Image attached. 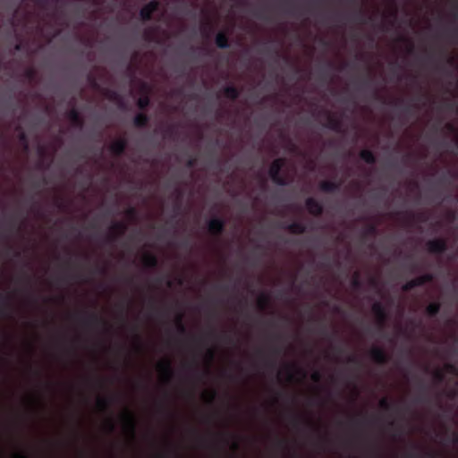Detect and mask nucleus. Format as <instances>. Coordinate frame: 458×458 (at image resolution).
Masks as SVG:
<instances>
[{"label": "nucleus", "mask_w": 458, "mask_h": 458, "mask_svg": "<svg viewBox=\"0 0 458 458\" xmlns=\"http://www.w3.org/2000/svg\"><path fill=\"white\" fill-rule=\"evenodd\" d=\"M325 127L328 128L331 131H334L335 132H342L343 131V123L342 120L335 117V115L328 114L327 115V122L325 124Z\"/></svg>", "instance_id": "obj_16"}, {"label": "nucleus", "mask_w": 458, "mask_h": 458, "mask_svg": "<svg viewBox=\"0 0 458 458\" xmlns=\"http://www.w3.org/2000/svg\"><path fill=\"white\" fill-rule=\"evenodd\" d=\"M347 363L354 364V365H360V360L357 357L353 355H350L347 357Z\"/></svg>", "instance_id": "obj_49"}, {"label": "nucleus", "mask_w": 458, "mask_h": 458, "mask_svg": "<svg viewBox=\"0 0 458 458\" xmlns=\"http://www.w3.org/2000/svg\"><path fill=\"white\" fill-rule=\"evenodd\" d=\"M430 99V97L428 93H421L420 97L418 98L419 102L421 104V106H426Z\"/></svg>", "instance_id": "obj_39"}, {"label": "nucleus", "mask_w": 458, "mask_h": 458, "mask_svg": "<svg viewBox=\"0 0 458 458\" xmlns=\"http://www.w3.org/2000/svg\"><path fill=\"white\" fill-rule=\"evenodd\" d=\"M284 228L293 234H302L306 232V225L301 222H293L284 225Z\"/></svg>", "instance_id": "obj_20"}, {"label": "nucleus", "mask_w": 458, "mask_h": 458, "mask_svg": "<svg viewBox=\"0 0 458 458\" xmlns=\"http://www.w3.org/2000/svg\"><path fill=\"white\" fill-rule=\"evenodd\" d=\"M372 312L375 315L377 323L383 326L386 320V312L384 305L380 301H375L371 307Z\"/></svg>", "instance_id": "obj_12"}, {"label": "nucleus", "mask_w": 458, "mask_h": 458, "mask_svg": "<svg viewBox=\"0 0 458 458\" xmlns=\"http://www.w3.org/2000/svg\"><path fill=\"white\" fill-rule=\"evenodd\" d=\"M354 19L360 23L364 24L366 22L365 13L360 8H359L354 14Z\"/></svg>", "instance_id": "obj_38"}, {"label": "nucleus", "mask_w": 458, "mask_h": 458, "mask_svg": "<svg viewBox=\"0 0 458 458\" xmlns=\"http://www.w3.org/2000/svg\"><path fill=\"white\" fill-rule=\"evenodd\" d=\"M434 280V275L431 273H426L420 276H418L411 279L410 282L403 284V294L413 287L423 286L428 283H431Z\"/></svg>", "instance_id": "obj_2"}, {"label": "nucleus", "mask_w": 458, "mask_h": 458, "mask_svg": "<svg viewBox=\"0 0 458 458\" xmlns=\"http://www.w3.org/2000/svg\"><path fill=\"white\" fill-rule=\"evenodd\" d=\"M127 145V140L120 138L110 145L109 149L114 156L120 157L125 152Z\"/></svg>", "instance_id": "obj_13"}, {"label": "nucleus", "mask_w": 458, "mask_h": 458, "mask_svg": "<svg viewBox=\"0 0 458 458\" xmlns=\"http://www.w3.org/2000/svg\"><path fill=\"white\" fill-rule=\"evenodd\" d=\"M123 421L125 430L135 438L136 420L134 415L128 410L123 415Z\"/></svg>", "instance_id": "obj_10"}, {"label": "nucleus", "mask_w": 458, "mask_h": 458, "mask_svg": "<svg viewBox=\"0 0 458 458\" xmlns=\"http://www.w3.org/2000/svg\"><path fill=\"white\" fill-rule=\"evenodd\" d=\"M216 46L220 49L230 47L229 36L225 31H219L215 38Z\"/></svg>", "instance_id": "obj_18"}, {"label": "nucleus", "mask_w": 458, "mask_h": 458, "mask_svg": "<svg viewBox=\"0 0 458 458\" xmlns=\"http://www.w3.org/2000/svg\"><path fill=\"white\" fill-rule=\"evenodd\" d=\"M14 458H28V456L23 453H16L13 455Z\"/></svg>", "instance_id": "obj_62"}, {"label": "nucleus", "mask_w": 458, "mask_h": 458, "mask_svg": "<svg viewBox=\"0 0 458 458\" xmlns=\"http://www.w3.org/2000/svg\"><path fill=\"white\" fill-rule=\"evenodd\" d=\"M351 285L353 289L355 290H359L361 288L362 286V283H361V280L360 278V273L359 272H355L352 278V281H351Z\"/></svg>", "instance_id": "obj_33"}, {"label": "nucleus", "mask_w": 458, "mask_h": 458, "mask_svg": "<svg viewBox=\"0 0 458 458\" xmlns=\"http://www.w3.org/2000/svg\"><path fill=\"white\" fill-rule=\"evenodd\" d=\"M379 405L380 407L384 408V409H386L388 407V401L386 398H382L380 401H379Z\"/></svg>", "instance_id": "obj_57"}, {"label": "nucleus", "mask_w": 458, "mask_h": 458, "mask_svg": "<svg viewBox=\"0 0 458 458\" xmlns=\"http://www.w3.org/2000/svg\"><path fill=\"white\" fill-rule=\"evenodd\" d=\"M149 105H150V98L148 95H144L137 100V106L141 111L146 110L149 106Z\"/></svg>", "instance_id": "obj_29"}, {"label": "nucleus", "mask_w": 458, "mask_h": 458, "mask_svg": "<svg viewBox=\"0 0 458 458\" xmlns=\"http://www.w3.org/2000/svg\"><path fill=\"white\" fill-rule=\"evenodd\" d=\"M216 392L215 390L211 391L210 394H208V403H212L214 402V400L216 399Z\"/></svg>", "instance_id": "obj_56"}, {"label": "nucleus", "mask_w": 458, "mask_h": 458, "mask_svg": "<svg viewBox=\"0 0 458 458\" xmlns=\"http://www.w3.org/2000/svg\"><path fill=\"white\" fill-rule=\"evenodd\" d=\"M84 314L87 315L83 319H81V322L84 326H86L88 327H97V326L102 325L105 327H106L107 323L101 317H99L97 313L92 312V313H84Z\"/></svg>", "instance_id": "obj_11"}, {"label": "nucleus", "mask_w": 458, "mask_h": 458, "mask_svg": "<svg viewBox=\"0 0 458 458\" xmlns=\"http://www.w3.org/2000/svg\"><path fill=\"white\" fill-rule=\"evenodd\" d=\"M321 378H322V374L318 370L314 371L311 375V379L316 383L319 382L321 380Z\"/></svg>", "instance_id": "obj_47"}, {"label": "nucleus", "mask_w": 458, "mask_h": 458, "mask_svg": "<svg viewBox=\"0 0 458 458\" xmlns=\"http://www.w3.org/2000/svg\"><path fill=\"white\" fill-rule=\"evenodd\" d=\"M441 310V304L439 301H433L431 303H429L426 309H425V312L426 314L430 317V318H435L437 316V314L439 313Z\"/></svg>", "instance_id": "obj_25"}, {"label": "nucleus", "mask_w": 458, "mask_h": 458, "mask_svg": "<svg viewBox=\"0 0 458 458\" xmlns=\"http://www.w3.org/2000/svg\"><path fill=\"white\" fill-rule=\"evenodd\" d=\"M377 227L375 224H369L366 225V227L363 229L362 231V238L363 239H368L369 237H373L377 234Z\"/></svg>", "instance_id": "obj_26"}, {"label": "nucleus", "mask_w": 458, "mask_h": 458, "mask_svg": "<svg viewBox=\"0 0 458 458\" xmlns=\"http://www.w3.org/2000/svg\"><path fill=\"white\" fill-rule=\"evenodd\" d=\"M416 403L424 405L426 407L431 406L433 403V398L430 394L429 389L426 385H420L419 387L418 394L415 398Z\"/></svg>", "instance_id": "obj_8"}, {"label": "nucleus", "mask_w": 458, "mask_h": 458, "mask_svg": "<svg viewBox=\"0 0 458 458\" xmlns=\"http://www.w3.org/2000/svg\"><path fill=\"white\" fill-rule=\"evenodd\" d=\"M49 0H37L38 4L41 6H47Z\"/></svg>", "instance_id": "obj_61"}, {"label": "nucleus", "mask_w": 458, "mask_h": 458, "mask_svg": "<svg viewBox=\"0 0 458 458\" xmlns=\"http://www.w3.org/2000/svg\"><path fill=\"white\" fill-rule=\"evenodd\" d=\"M142 262L147 268H156L158 266V259L157 256L152 253H146L143 256Z\"/></svg>", "instance_id": "obj_22"}, {"label": "nucleus", "mask_w": 458, "mask_h": 458, "mask_svg": "<svg viewBox=\"0 0 458 458\" xmlns=\"http://www.w3.org/2000/svg\"><path fill=\"white\" fill-rule=\"evenodd\" d=\"M177 133L176 128L174 124L168 125L164 131V138H174Z\"/></svg>", "instance_id": "obj_35"}, {"label": "nucleus", "mask_w": 458, "mask_h": 458, "mask_svg": "<svg viewBox=\"0 0 458 458\" xmlns=\"http://www.w3.org/2000/svg\"><path fill=\"white\" fill-rule=\"evenodd\" d=\"M284 165V158H276L272 162L268 171L269 176L272 179V181L280 186H285L288 184V182L285 179V177L281 175V170L283 169Z\"/></svg>", "instance_id": "obj_1"}, {"label": "nucleus", "mask_w": 458, "mask_h": 458, "mask_svg": "<svg viewBox=\"0 0 458 458\" xmlns=\"http://www.w3.org/2000/svg\"><path fill=\"white\" fill-rule=\"evenodd\" d=\"M417 218L419 221L426 223L428 219V216L425 212H421L417 215Z\"/></svg>", "instance_id": "obj_51"}, {"label": "nucleus", "mask_w": 458, "mask_h": 458, "mask_svg": "<svg viewBox=\"0 0 458 458\" xmlns=\"http://www.w3.org/2000/svg\"><path fill=\"white\" fill-rule=\"evenodd\" d=\"M440 57H441V59L445 58V62L451 66H454L456 64V61H455L454 57L446 56L443 52H441Z\"/></svg>", "instance_id": "obj_44"}, {"label": "nucleus", "mask_w": 458, "mask_h": 458, "mask_svg": "<svg viewBox=\"0 0 458 458\" xmlns=\"http://www.w3.org/2000/svg\"><path fill=\"white\" fill-rule=\"evenodd\" d=\"M107 428H108V431H109L110 433H113V432L114 431V429H115V426H114V421H113V420H112V419H109V420H107Z\"/></svg>", "instance_id": "obj_55"}, {"label": "nucleus", "mask_w": 458, "mask_h": 458, "mask_svg": "<svg viewBox=\"0 0 458 458\" xmlns=\"http://www.w3.org/2000/svg\"><path fill=\"white\" fill-rule=\"evenodd\" d=\"M149 123V116L141 112L137 114L133 118V125L136 128H144L146 127Z\"/></svg>", "instance_id": "obj_21"}, {"label": "nucleus", "mask_w": 458, "mask_h": 458, "mask_svg": "<svg viewBox=\"0 0 458 458\" xmlns=\"http://www.w3.org/2000/svg\"><path fill=\"white\" fill-rule=\"evenodd\" d=\"M152 34H153V30H148L145 32V38H146V39H148V40H151Z\"/></svg>", "instance_id": "obj_59"}, {"label": "nucleus", "mask_w": 458, "mask_h": 458, "mask_svg": "<svg viewBox=\"0 0 458 458\" xmlns=\"http://www.w3.org/2000/svg\"><path fill=\"white\" fill-rule=\"evenodd\" d=\"M159 371L162 373L164 378L169 382L174 376V369L172 368L171 361L165 360L157 365Z\"/></svg>", "instance_id": "obj_15"}, {"label": "nucleus", "mask_w": 458, "mask_h": 458, "mask_svg": "<svg viewBox=\"0 0 458 458\" xmlns=\"http://www.w3.org/2000/svg\"><path fill=\"white\" fill-rule=\"evenodd\" d=\"M400 411L401 410H400L399 401H397V403H396V419H395L396 428H395V435H394L396 441L401 440V429L398 428V424H399L398 416H399V412H401Z\"/></svg>", "instance_id": "obj_34"}, {"label": "nucleus", "mask_w": 458, "mask_h": 458, "mask_svg": "<svg viewBox=\"0 0 458 458\" xmlns=\"http://www.w3.org/2000/svg\"><path fill=\"white\" fill-rule=\"evenodd\" d=\"M351 422L353 424V425H356V426H361L363 424H365L367 422V420L363 419V420H356L355 418H352L351 420Z\"/></svg>", "instance_id": "obj_53"}, {"label": "nucleus", "mask_w": 458, "mask_h": 458, "mask_svg": "<svg viewBox=\"0 0 458 458\" xmlns=\"http://www.w3.org/2000/svg\"><path fill=\"white\" fill-rule=\"evenodd\" d=\"M225 227V221L221 217H213L208 222V233L216 237L220 236Z\"/></svg>", "instance_id": "obj_5"}, {"label": "nucleus", "mask_w": 458, "mask_h": 458, "mask_svg": "<svg viewBox=\"0 0 458 458\" xmlns=\"http://www.w3.org/2000/svg\"><path fill=\"white\" fill-rule=\"evenodd\" d=\"M66 117L72 123V124L79 129H81L84 125V120L81 115L80 112L76 108H72L66 113Z\"/></svg>", "instance_id": "obj_14"}, {"label": "nucleus", "mask_w": 458, "mask_h": 458, "mask_svg": "<svg viewBox=\"0 0 458 458\" xmlns=\"http://www.w3.org/2000/svg\"><path fill=\"white\" fill-rule=\"evenodd\" d=\"M183 314L182 313H179L176 317V319H175V324H176V327H177V331L180 335H186L187 333V329H186V327L185 325L183 324Z\"/></svg>", "instance_id": "obj_28"}, {"label": "nucleus", "mask_w": 458, "mask_h": 458, "mask_svg": "<svg viewBox=\"0 0 458 458\" xmlns=\"http://www.w3.org/2000/svg\"><path fill=\"white\" fill-rule=\"evenodd\" d=\"M371 82V77L368 76L365 80L361 81V85L368 86Z\"/></svg>", "instance_id": "obj_60"}, {"label": "nucleus", "mask_w": 458, "mask_h": 458, "mask_svg": "<svg viewBox=\"0 0 458 458\" xmlns=\"http://www.w3.org/2000/svg\"><path fill=\"white\" fill-rule=\"evenodd\" d=\"M113 400L107 398H98V406L102 411H108Z\"/></svg>", "instance_id": "obj_32"}, {"label": "nucleus", "mask_w": 458, "mask_h": 458, "mask_svg": "<svg viewBox=\"0 0 458 458\" xmlns=\"http://www.w3.org/2000/svg\"><path fill=\"white\" fill-rule=\"evenodd\" d=\"M445 369L446 372L451 373L453 375H457L458 374V369L453 363H445Z\"/></svg>", "instance_id": "obj_42"}, {"label": "nucleus", "mask_w": 458, "mask_h": 458, "mask_svg": "<svg viewBox=\"0 0 458 458\" xmlns=\"http://www.w3.org/2000/svg\"><path fill=\"white\" fill-rule=\"evenodd\" d=\"M196 158L195 157H190L186 162V166L188 168H193L196 165Z\"/></svg>", "instance_id": "obj_52"}, {"label": "nucleus", "mask_w": 458, "mask_h": 458, "mask_svg": "<svg viewBox=\"0 0 458 458\" xmlns=\"http://www.w3.org/2000/svg\"><path fill=\"white\" fill-rule=\"evenodd\" d=\"M160 4L157 0H152L145 4L140 11V17L143 21H149L152 20L154 13L158 11Z\"/></svg>", "instance_id": "obj_6"}, {"label": "nucleus", "mask_w": 458, "mask_h": 458, "mask_svg": "<svg viewBox=\"0 0 458 458\" xmlns=\"http://www.w3.org/2000/svg\"><path fill=\"white\" fill-rule=\"evenodd\" d=\"M285 369H287V371H288V377H289V380H292V379L293 378V373H292V370H293V369L296 371V373H298V374H300V375H301V376H303V377H305V376H306L305 372H304L302 369H298V368L296 367V365H295V364H287V365L285 366Z\"/></svg>", "instance_id": "obj_31"}, {"label": "nucleus", "mask_w": 458, "mask_h": 458, "mask_svg": "<svg viewBox=\"0 0 458 458\" xmlns=\"http://www.w3.org/2000/svg\"><path fill=\"white\" fill-rule=\"evenodd\" d=\"M18 138H19V140L21 141V143L23 144L25 150H28L29 143H28L27 134L24 131H21L19 133V137Z\"/></svg>", "instance_id": "obj_40"}, {"label": "nucleus", "mask_w": 458, "mask_h": 458, "mask_svg": "<svg viewBox=\"0 0 458 458\" xmlns=\"http://www.w3.org/2000/svg\"><path fill=\"white\" fill-rule=\"evenodd\" d=\"M105 95L109 100L122 104V97L117 91L106 89Z\"/></svg>", "instance_id": "obj_30"}, {"label": "nucleus", "mask_w": 458, "mask_h": 458, "mask_svg": "<svg viewBox=\"0 0 458 458\" xmlns=\"http://www.w3.org/2000/svg\"><path fill=\"white\" fill-rule=\"evenodd\" d=\"M406 5V0H403V25L405 24V17L407 16Z\"/></svg>", "instance_id": "obj_54"}, {"label": "nucleus", "mask_w": 458, "mask_h": 458, "mask_svg": "<svg viewBox=\"0 0 458 458\" xmlns=\"http://www.w3.org/2000/svg\"><path fill=\"white\" fill-rule=\"evenodd\" d=\"M426 248L431 254H442L447 250V242L443 238L429 240L426 242Z\"/></svg>", "instance_id": "obj_4"}, {"label": "nucleus", "mask_w": 458, "mask_h": 458, "mask_svg": "<svg viewBox=\"0 0 458 458\" xmlns=\"http://www.w3.org/2000/svg\"><path fill=\"white\" fill-rule=\"evenodd\" d=\"M215 356H216L215 351L211 348L208 349L207 353H206V358H207L208 363H211L214 360Z\"/></svg>", "instance_id": "obj_46"}, {"label": "nucleus", "mask_w": 458, "mask_h": 458, "mask_svg": "<svg viewBox=\"0 0 458 458\" xmlns=\"http://www.w3.org/2000/svg\"><path fill=\"white\" fill-rule=\"evenodd\" d=\"M451 442L455 445L458 444V433L457 432H453L452 437H451Z\"/></svg>", "instance_id": "obj_58"}, {"label": "nucleus", "mask_w": 458, "mask_h": 458, "mask_svg": "<svg viewBox=\"0 0 458 458\" xmlns=\"http://www.w3.org/2000/svg\"><path fill=\"white\" fill-rule=\"evenodd\" d=\"M281 352H282L281 348H277V347H276V348H274V349H273V353H274L275 355H276V356L280 355V354H281Z\"/></svg>", "instance_id": "obj_64"}, {"label": "nucleus", "mask_w": 458, "mask_h": 458, "mask_svg": "<svg viewBox=\"0 0 458 458\" xmlns=\"http://www.w3.org/2000/svg\"><path fill=\"white\" fill-rule=\"evenodd\" d=\"M305 422L306 424H308L309 426H311V422L310 420H303L302 418H301L300 416H297V415H293V424L296 426L298 425L299 423L301 422Z\"/></svg>", "instance_id": "obj_45"}, {"label": "nucleus", "mask_w": 458, "mask_h": 458, "mask_svg": "<svg viewBox=\"0 0 458 458\" xmlns=\"http://www.w3.org/2000/svg\"><path fill=\"white\" fill-rule=\"evenodd\" d=\"M224 96L231 100H236L240 96V90L233 85H228L223 89Z\"/></svg>", "instance_id": "obj_24"}, {"label": "nucleus", "mask_w": 458, "mask_h": 458, "mask_svg": "<svg viewBox=\"0 0 458 458\" xmlns=\"http://www.w3.org/2000/svg\"><path fill=\"white\" fill-rule=\"evenodd\" d=\"M341 182L325 180L319 182L318 188L321 191L327 193L336 192L340 190Z\"/></svg>", "instance_id": "obj_17"}, {"label": "nucleus", "mask_w": 458, "mask_h": 458, "mask_svg": "<svg viewBox=\"0 0 458 458\" xmlns=\"http://www.w3.org/2000/svg\"><path fill=\"white\" fill-rule=\"evenodd\" d=\"M359 156L361 160L369 165H374L377 162L376 156L370 149L365 148L360 150Z\"/></svg>", "instance_id": "obj_23"}, {"label": "nucleus", "mask_w": 458, "mask_h": 458, "mask_svg": "<svg viewBox=\"0 0 458 458\" xmlns=\"http://www.w3.org/2000/svg\"><path fill=\"white\" fill-rule=\"evenodd\" d=\"M438 455V453L431 448H423V454L420 458H435Z\"/></svg>", "instance_id": "obj_37"}, {"label": "nucleus", "mask_w": 458, "mask_h": 458, "mask_svg": "<svg viewBox=\"0 0 458 458\" xmlns=\"http://www.w3.org/2000/svg\"><path fill=\"white\" fill-rule=\"evenodd\" d=\"M445 127L449 132L458 134V131L453 123H448Z\"/></svg>", "instance_id": "obj_48"}, {"label": "nucleus", "mask_w": 458, "mask_h": 458, "mask_svg": "<svg viewBox=\"0 0 458 458\" xmlns=\"http://www.w3.org/2000/svg\"><path fill=\"white\" fill-rule=\"evenodd\" d=\"M423 57L421 59L422 64L427 65L428 64H434L436 69H440L436 58V53L433 49L425 48L423 51Z\"/></svg>", "instance_id": "obj_19"}, {"label": "nucleus", "mask_w": 458, "mask_h": 458, "mask_svg": "<svg viewBox=\"0 0 458 458\" xmlns=\"http://www.w3.org/2000/svg\"><path fill=\"white\" fill-rule=\"evenodd\" d=\"M305 206L309 213L312 216H320L324 212L323 205L312 197L306 199Z\"/></svg>", "instance_id": "obj_9"}, {"label": "nucleus", "mask_w": 458, "mask_h": 458, "mask_svg": "<svg viewBox=\"0 0 458 458\" xmlns=\"http://www.w3.org/2000/svg\"><path fill=\"white\" fill-rule=\"evenodd\" d=\"M10 296L4 295L2 293H0V301L4 304L5 307L9 305Z\"/></svg>", "instance_id": "obj_50"}, {"label": "nucleus", "mask_w": 458, "mask_h": 458, "mask_svg": "<svg viewBox=\"0 0 458 458\" xmlns=\"http://www.w3.org/2000/svg\"><path fill=\"white\" fill-rule=\"evenodd\" d=\"M24 76L29 81H33L36 77V71L34 68H28L24 72Z\"/></svg>", "instance_id": "obj_41"}, {"label": "nucleus", "mask_w": 458, "mask_h": 458, "mask_svg": "<svg viewBox=\"0 0 458 458\" xmlns=\"http://www.w3.org/2000/svg\"><path fill=\"white\" fill-rule=\"evenodd\" d=\"M126 231L127 225L124 222H114L110 228L109 234L106 237V242L108 243L116 242Z\"/></svg>", "instance_id": "obj_3"}, {"label": "nucleus", "mask_w": 458, "mask_h": 458, "mask_svg": "<svg viewBox=\"0 0 458 458\" xmlns=\"http://www.w3.org/2000/svg\"><path fill=\"white\" fill-rule=\"evenodd\" d=\"M401 42V34L396 31V37H395V44H396V47L398 46V44Z\"/></svg>", "instance_id": "obj_63"}, {"label": "nucleus", "mask_w": 458, "mask_h": 458, "mask_svg": "<svg viewBox=\"0 0 458 458\" xmlns=\"http://www.w3.org/2000/svg\"><path fill=\"white\" fill-rule=\"evenodd\" d=\"M369 358L377 364H386L388 360V356L386 351L379 346L373 345L369 351Z\"/></svg>", "instance_id": "obj_7"}, {"label": "nucleus", "mask_w": 458, "mask_h": 458, "mask_svg": "<svg viewBox=\"0 0 458 458\" xmlns=\"http://www.w3.org/2000/svg\"><path fill=\"white\" fill-rule=\"evenodd\" d=\"M270 303V298L267 294L262 293L258 298V307L260 310H266Z\"/></svg>", "instance_id": "obj_27"}, {"label": "nucleus", "mask_w": 458, "mask_h": 458, "mask_svg": "<svg viewBox=\"0 0 458 458\" xmlns=\"http://www.w3.org/2000/svg\"><path fill=\"white\" fill-rule=\"evenodd\" d=\"M126 216L131 219H135L137 216V209L133 207H131L125 211Z\"/></svg>", "instance_id": "obj_43"}, {"label": "nucleus", "mask_w": 458, "mask_h": 458, "mask_svg": "<svg viewBox=\"0 0 458 458\" xmlns=\"http://www.w3.org/2000/svg\"><path fill=\"white\" fill-rule=\"evenodd\" d=\"M432 376L437 383H441L445 380V374L444 373V371L442 369H436L435 370H433Z\"/></svg>", "instance_id": "obj_36"}]
</instances>
